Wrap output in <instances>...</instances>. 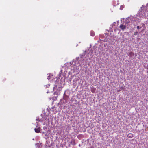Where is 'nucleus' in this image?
Returning a JSON list of instances; mask_svg holds the SVG:
<instances>
[{"label": "nucleus", "instance_id": "1", "mask_svg": "<svg viewBox=\"0 0 148 148\" xmlns=\"http://www.w3.org/2000/svg\"><path fill=\"white\" fill-rule=\"evenodd\" d=\"M119 28L123 31L126 28V26L122 24H121L119 26Z\"/></svg>", "mask_w": 148, "mask_h": 148}, {"label": "nucleus", "instance_id": "2", "mask_svg": "<svg viewBox=\"0 0 148 148\" xmlns=\"http://www.w3.org/2000/svg\"><path fill=\"white\" fill-rule=\"evenodd\" d=\"M34 130L35 132L37 133H39L40 132V128L38 127V128H35L34 129Z\"/></svg>", "mask_w": 148, "mask_h": 148}, {"label": "nucleus", "instance_id": "3", "mask_svg": "<svg viewBox=\"0 0 148 148\" xmlns=\"http://www.w3.org/2000/svg\"><path fill=\"white\" fill-rule=\"evenodd\" d=\"M127 137L129 138H132L133 137V134L131 133H129L127 135Z\"/></svg>", "mask_w": 148, "mask_h": 148}, {"label": "nucleus", "instance_id": "4", "mask_svg": "<svg viewBox=\"0 0 148 148\" xmlns=\"http://www.w3.org/2000/svg\"><path fill=\"white\" fill-rule=\"evenodd\" d=\"M134 55V53L132 52H130L129 53V54L128 55V56H131Z\"/></svg>", "mask_w": 148, "mask_h": 148}, {"label": "nucleus", "instance_id": "5", "mask_svg": "<svg viewBox=\"0 0 148 148\" xmlns=\"http://www.w3.org/2000/svg\"><path fill=\"white\" fill-rule=\"evenodd\" d=\"M90 35L92 36H94L95 35L94 33L93 32H91Z\"/></svg>", "mask_w": 148, "mask_h": 148}, {"label": "nucleus", "instance_id": "6", "mask_svg": "<svg viewBox=\"0 0 148 148\" xmlns=\"http://www.w3.org/2000/svg\"><path fill=\"white\" fill-rule=\"evenodd\" d=\"M137 29H138L139 28V26H137Z\"/></svg>", "mask_w": 148, "mask_h": 148}, {"label": "nucleus", "instance_id": "7", "mask_svg": "<svg viewBox=\"0 0 148 148\" xmlns=\"http://www.w3.org/2000/svg\"><path fill=\"white\" fill-rule=\"evenodd\" d=\"M92 91V93H94V92H93V91L92 90L91 91Z\"/></svg>", "mask_w": 148, "mask_h": 148}, {"label": "nucleus", "instance_id": "8", "mask_svg": "<svg viewBox=\"0 0 148 148\" xmlns=\"http://www.w3.org/2000/svg\"><path fill=\"white\" fill-rule=\"evenodd\" d=\"M136 33H135L134 34V35H136Z\"/></svg>", "mask_w": 148, "mask_h": 148}, {"label": "nucleus", "instance_id": "9", "mask_svg": "<svg viewBox=\"0 0 148 148\" xmlns=\"http://www.w3.org/2000/svg\"><path fill=\"white\" fill-rule=\"evenodd\" d=\"M120 90H118V91H120Z\"/></svg>", "mask_w": 148, "mask_h": 148}, {"label": "nucleus", "instance_id": "10", "mask_svg": "<svg viewBox=\"0 0 148 148\" xmlns=\"http://www.w3.org/2000/svg\"><path fill=\"white\" fill-rule=\"evenodd\" d=\"M120 90H118V91H120Z\"/></svg>", "mask_w": 148, "mask_h": 148}]
</instances>
